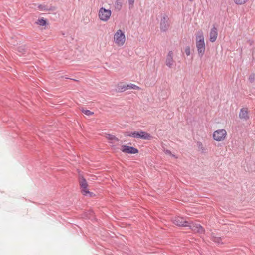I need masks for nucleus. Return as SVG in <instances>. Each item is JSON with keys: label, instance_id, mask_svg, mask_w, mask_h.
Returning <instances> with one entry per match:
<instances>
[{"label": "nucleus", "instance_id": "obj_24", "mask_svg": "<svg viewBox=\"0 0 255 255\" xmlns=\"http://www.w3.org/2000/svg\"><path fill=\"white\" fill-rule=\"evenodd\" d=\"M236 4H244L245 3V1H236Z\"/></svg>", "mask_w": 255, "mask_h": 255}, {"label": "nucleus", "instance_id": "obj_21", "mask_svg": "<svg viewBox=\"0 0 255 255\" xmlns=\"http://www.w3.org/2000/svg\"><path fill=\"white\" fill-rule=\"evenodd\" d=\"M185 53L187 56H189L191 54V50L190 47L189 46H187L185 48Z\"/></svg>", "mask_w": 255, "mask_h": 255}, {"label": "nucleus", "instance_id": "obj_14", "mask_svg": "<svg viewBox=\"0 0 255 255\" xmlns=\"http://www.w3.org/2000/svg\"><path fill=\"white\" fill-rule=\"evenodd\" d=\"M138 134L139 135L138 138H141L143 139H149L151 138V136L149 133L144 131L138 132Z\"/></svg>", "mask_w": 255, "mask_h": 255}, {"label": "nucleus", "instance_id": "obj_6", "mask_svg": "<svg viewBox=\"0 0 255 255\" xmlns=\"http://www.w3.org/2000/svg\"><path fill=\"white\" fill-rule=\"evenodd\" d=\"M188 226L191 228V229L195 232L202 234L204 233V229L202 226H201L200 224L198 223H190L188 224Z\"/></svg>", "mask_w": 255, "mask_h": 255}, {"label": "nucleus", "instance_id": "obj_10", "mask_svg": "<svg viewBox=\"0 0 255 255\" xmlns=\"http://www.w3.org/2000/svg\"><path fill=\"white\" fill-rule=\"evenodd\" d=\"M249 111L247 108H242L240 109L239 117L240 119L247 121L249 119Z\"/></svg>", "mask_w": 255, "mask_h": 255}, {"label": "nucleus", "instance_id": "obj_2", "mask_svg": "<svg viewBox=\"0 0 255 255\" xmlns=\"http://www.w3.org/2000/svg\"><path fill=\"white\" fill-rule=\"evenodd\" d=\"M126 39L125 32L121 29L118 30L114 34L113 42L118 47L123 46Z\"/></svg>", "mask_w": 255, "mask_h": 255}, {"label": "nucleus", "instance_id": "obj_11", "mask_svg": "<svg viewBox=\"0 0 255 255\" xmlns=\"http://www.w3.org/2000/svg\"><path fill=\"white\" fill-rule=\"evenodd\" d=\"M165 64L169 68H172L174 64L173 60V53L172 51H169L166 56Z\"/></svg>", "mask_w": 255, "mask_h": 255}, {"label": "nucleus", "instance_id": "obj_12", "mask_svg": "<svg viewBox=\"0 0 255 255\" xmlns=\"http://www.w3.org/2000/svg\"><path fill=\"white\" fill-rule=\"evenodd\" d=\"M217 29L215 27L212 28L209 33V40L211 42H214L217 38Z\"/></svg>", "mask_w": 255, "mask_h": 255}, {"label": "nucleus", "instance_id": "obj_20", "mask_svg": "<svg viewBox=\"0 0 255 255\" xmlns=\"http://www.w3.org/2000/svg\"><path fill=\"white\" fill-rule=\"evenodd\" d=\"M82 193L84 195H87L88 194H90L91 196L92 193H90L87 189V187L85 188H82Z\"/></svg>", "mask_w": 255, "mask_h": 255}, {"label": "nucleus", "instance_id": "obj_5", "mask_svg": "<svg viewBox=\"0 0 255 255\" xmlns=\"http://www.w3.org/2000/svg\"><path fill=\"white\" fill-rule=\"evenodd\" d=\"M170 23L169 18L167 16H164L160 22V28L162 31L165 32L167 31L169 27Z\"/></svg>", "mask_w": 255, "mask_h": 255}, {"label": "nucleus", "instance_id": "obj_23", "mask_svg": "<svg viewBox=\"0 0 255 255\" xmlns=\"http://www.w3.org/2000/svg\"><path fill=\"white\" fill-rule=\"evenodd\" d=\"M138 132L137 131H134L133 132V133L132 134V137L134 138H138Z\"/></svg>", "mask_w": 255, "mask_h": 255}, {"label": "nucleus", "instance_id": "obj_4", "mask_svg": "<svg viewBox=\"0 0 255 255\" xmlns=\"http://www.w3.org/2000/svg\"><path fill=\"white\" fill-rule=\"evenodd\" d=\"M111 16V11L104 7H101L98 11V17L103 22L107 21Z\"/></svg>", "mask_w": 255, "mask_h": 255}, {"label": "nucleus", "instance_id": "obj_27", "mask_svg": "<svg viewBox=\"0 0 255 255\" xmlns=\"http://www.w3.org/2000/svg\"><path fill=\"white\" fill-rule=\"evenodd\" d=\"M24 50V49L23 48H22V51H20V52H22Z\"/></svg>", "mask_w": 255, "mask_h": 255}, {"label": "nucleus", "instance_id": "obj_17", "mask_svg": "<svg viewBox=\"0 0 255 255\" xmlns=\"http://www.w3.org/2000/svg\"><path fill=\"white\" fill-rule=\"evenodd\" d=\"M127 90L134 89V90H140L141 89V88L135 84H127Z\"/></svg>", "mask_w": 255, "mask_h": 255}, {"label": "nucleus", "instance_id": "obj_13", "mask_svg": "<svg viewBox=\"0 0 255 255\" xmlns=\"http://www.w3.org/2000/svg\"><path fill=\"white\" fill-rule=\"evenodd\" d=\"M34 6L32 7V8H33L35 9L39 10L40 11H47L50 10L51 9L50 7L46 5H45L44 4H34Z\"/></svg>", "mask_w": 255, "mask_h": 255}, {"label": "nucleus", "instance_id": "obj_8", "mask_svg": "<svg viewBox=\"0 0 255 255\" xmlns=\"http://www.w3.org/2000/svg\"><path fill=\"white\" fill-rule=\"evenodd\" d=\"M173 222L174 224L179 226H188V222L181 217H175L173 219Z\"/></svg>", "mask_w": 255, "mask_h": 255}, {"label": "nucleus", "instance_id": "obj_16", "mask_svg": "<svg viewBox=\"0 0 255 255\" xmlns=\"http://www.w3.org/2000/svg\"><path fill=\"white\" fill-rule=\"evenodd\" d=\"M79 183L81 188H85L88 186V184L86 180L83 177L80 178Z\"/></svg>", "mask_w": 255, "mask_h": 255}, {"label": "nucleus", "instance_id": "obj_22", "mask_svg": "<svg viewBox=\"0 0 255 255\" xmlns=\"http://www.w3.org/2000/svg\"><path fill=\"white\" fill-rule=\"evenodd\" d=\"M133 133V132H126L124 133L125 136H129V137H132V134Z\"/></svg>", "mask_w": 255, "mask_h": 255}, {"label": "nucleus", "instance_id": "obj_19", "mask_svg": "<svg viewBox=\"0 0 255 255\" xmlns=\"http://www.w3.org/2000/svg\"><path fill=\"white\" fill-rule=\"evenodd\" d=\"M82 111L84 114H85L87 116H91L94 114L93 112H92L88 110L82 109Z\"/></svg>", "mask_w": 255, "mask_h": 255}, {"label": "nucleus", "instance_id": "obj_26", "mask_svg": "<svg viewBox=\"0 0 255 255\" xmlns=\"http://www.w3.org/2000/svg\"><path fill=\"white\" fill-rule=\"evenodd\" d=\"M166 153L170 155L171 154V152L169 151H166Z\"/></svg>", "mask_w": 255, "mask_h": 255}, {"label": "nucleus", "instance_id": "obj_3", "mask_svg": "<svg viewBox=\"0 0 255 255\" xmlns=\"http://www.w3.org/2000/svg\"><path fill=\"white\" fill-rule=\"evenodd\" d=\"M227 135V132L224 129H219L214 131L213 133V139L217 142L224 141Z\"/></svg>", "mask_w": 255, "mask_h": 255}, {"label": "nucleus", "instance_id": "obj_25", "mask_svg": "<svg viewBox=\"0 0 255 255\" xmlns=\"http://www.w3.org/2000/svg\"><path fill=\"white\" fill-rule=\"evenodd\" d=\"M219 240H220V239L218 238H215V239L214 240V241L215 242H219Z\"/></svg>", "mask_w": 255, "mask_h": 255}, {"label": "nucleus", "instance_id": "obj_9", "mask_svg": "<svg viewBox=\"0 0 255 255\" xmlns=\"http://www.w3.org/2000/svg\"><path fill=\"white\" fill-rule=\"evenodd\" d=\"M35 23L43 29H45L49 24L48 20L44 17H39Z\"/></svg>", "mask_w": 255, "mask_h": 255}, {"label": "nucleus", "instance_id": "obj_1", "mask_svg": "<svg viewBox=\"0 0 255 255\" xmlns=\"http://www.w3.org/2000/svg\"><path fill=\"white\" fill-rule=\"evenodd\" d=\"M195 44L199 56L202 57L206 49L205 39L202 31L197 32L195 37Z\"/></svg>", "mask_w": 255, "mask_h": 255}, {"label": "nucleus", "instance_id": "obj_7", "mask_svg": "<svg viewBox=\"0 0 255 255\" xmlns=\"http://www.w3.org/2000/svg\"><path fill=\"white\" fill-rule=\"evenodd\" d=\"M122 152L128 154H136L138 153V150L133 147L127 145H122L121 148Z\"/></svg>", "mask_w": 255, "mask_h": 255}, {"label": "nucleus", "instance_id": "obj_15", "mask_svg": "<svg viewBox=\"0 0 255 255\" xmlns=\"http://www.w3.org/2000/svg\"><path fill=\"white\" fill-rule=\"evenodd\" d=\"M127 84L126 83L121 82L118 84V89L120 91H125L127 90Z\"/></svg>", "mask_w": 255, "mask_h": 255}, {"label": "nucleus", "instance_id": "obj_18", "mask_svg": "<svg viewBox=\"0 0 255 255\" xmlns=\"http://www.w3.org/2000/svg\"><path fill=\"white\" fill-rule=\"evenodd\" d=\"M106 138L111 141H118V139L117 138H116L115 136L111 135V134H107L106 136Z\"/></svg>", "mask_w": 255, "mask_h": 255}]
</instances>
